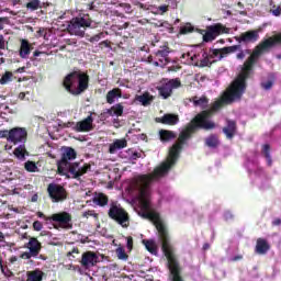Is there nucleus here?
Listing matches in <instances>:
<instances>
[{
    "label": "nucleus",
    "instance_id": "obj_1",
    "mask_svg": "<svg viewBox=\"0 0 281 281\" xmlns=\"http://www.w3.org/2000/svg\"><path fill=\"white\" fill-rule=\"evenodd\" d=\"M221 109H223L221 102L215 101L210 110L201 111L187 124L186 128L180 132L178 142L170 147L167 160L155 169L156 177H166V175L170 172L171 168L179 161V155L181 150H183V146L188 144L189 139H192V135H194L196 131H214V128H216V123L210 120V117H212L216 111H221Z\"/></svg>",
    "mask_w": 281,
    "mask_h": 281
},
{
    "label": "nucleus",
    "instance_id": "obj_2",
    "mask_svg": "<svg viewBox=\"0 0 281 281\" xmlns=\"http://www.w3.org/2000/svg\"><path fill=\"white\" fill-rule=\"evenodd\" d=\"M139 215L142 218H147L151 221L155 225L158 237L161 243V250L167 258L168 269L170 273H177V271H181V266L179 265V260H177V256H175V248L170 243V235L168 234V227L161 221L159 213L150 212V210H140Z\"/></svg>",
    "mask_w": 281,
    "mask_h": 281
},
{
    "label": "nucleus",
    "instance_id": "obj_3",
    "mask_svg": "<svg viewBox=\"0 0 281 281\" xmlns=\"http://www.w3.org/2000/svg\"><path fill=\"white\" fill-rule=\"evenodd\" d=\"M256 63L257 61L254 57L247 58L244 63L241 72L223 93L222 98L216 101L220 102L222 108L225 106V104H233V102L243 98V94L247 91V79L249 78V74H251V69H254V65H256Z\"/></svg>",
    "mask_w": 281,
    "mask_h": 281
},
{
    "label": "nucleus",
    "instance_id": "obj_4",
    "mask_svg": "<svg viewBox=\"0 0 281 281\" xmlns=\"http://www.w3.org/2000/svg\"><path fill=\"white\" fill-rule=\"evenodd\" d=\"M63 87L70 95H81L89 89V75L74 70L64 78Z\"/></svg>",
    "mask_w": 281,
    "mask_h": 281
},
{
    "label": "nucleus",
    "instance_id": "obj_5",
    "mask_svg": "<svg viewBox=\"0 0 281 281\" xmlns=\"http://www.w3.org/2000/svg\"><path fill=\"white\" fill-rule=\"evenodd\" d=\"M159 177L164 176H156L154 169L153 175H143L136 178L135 187H132V190L138 196L140 210H150V200H148V196H150V183Z\"/></svg>",
    "mask_w": 281,
    "mask_h": 281
},
{
    "label": "nucleus",
    "instance_id": "obj_6",
    "mask_svg": "<svg viewBox=\"0 0 281 281\" xmlns=\"http://www.w3.org/2000/svg\"><path fill=\"white\" fill-rule=\"evenodd\" d=\"M37 216L38 218H44L46 223L48 221L50 223H57V225H54L55 229H74V217L67 211L54 213L50 216L45 215L43 212H38Z\"/></svg>",
    "mask_w": 281,
    "mask_h": 281
},
{
    "label": "nucleus",
    "instance_id": "obj_7",
    "mask_svg": "<svg viewBox=\"0 0 281 281\" xmlns=\"http://www.w3.org/2000/svg\"><path fill=\"white\" fill-rule=\"evenodd\" d=\"M93 20H91V15L89 14H79L76 18H72L67 26V31L72 36H80L83 38L85 32H87V27H91Z\"/></svg>",
    "mask_w": 281,
    "mask_h": 281
},
{
    "label": "nucleus",
    "instance_id": "obj_8",
    "mask_svg": "<svg viewBox=\"0 0 281 281\" xmlns=\"http://www.w3.org/2000/svg\"><path fill=\"white\" fill-rule=\"evenodd\" d=\"M108 216L112 221H115L121 227H128L131 225V216L128 212L122 207V204L117 202H111L108 211Z\"/></svg>",
    "mask_w": 281,
    "mask_h": 281
},
{
    "label": "nucleus",
    "instance_id": "obj_9",
    "mask_svg": "<svg viewBox=\"0 0 281 281\" xmlns=\"http://www.w3.org/2000/svg\"><path fill=\"white\" fill-rule=\"evenodd\" d=\"M276 45H281V32L259 43L255 47V49L252 50L249 57L252 58L255 61H258V58L262 56L263 52L271 49V47H276Z\"/></svg>",
    "mask_w": 281,
    "mask_h": 281
},
{
    "label": "nucleus",
    "instance_id": "obj_10",
    "mask_svg": "<svg viewBox=\"0 0 281 281\" xmlns=\"http://www.w3.org/2000/svg\"><path fill=\"white\" fill-rule=\"evenodd\" d=\"M78 157V153L72 147H64L61 159L57 161V172L65 177V169L69 166V161H74Z\"/></svg>",
    "mask_w": 281,
    "mask_h": 281
},
{
    "label": "nucleus",
    "instance_id": "obj_11",
    "mask_svg": "<svg viewBox=\"0 0 281 281\" xmlns=\"http://www.w3.org/2000/svg\"><path fill=\"white\" fill-rule=\"evenodd\" d=\"M47 192L52 203H63V201H67V189L61 184L49 183L47 186Z\"/></svg>",
    "mask_w": 281,
    "mask_h": 281
},
{
    "label": "nucleus",
    "instance_id": "obj_12",
    "mask_svg": "<svg viewBox=\"0 0 281 281\" xmlns=\"http://www.w3.org/2000/svg\"><path fill=\"white\" fill-rule=\"evenodd\" d=\"M221 34H229V29L225 27L221 23L210 25L203 34V42L212 43V41H215L217 36H221Z\"/></svg>",
    "mask_w": 281,
    "mask_h": 281
},
{
    "label": "nucleus",
    "instance_id": "obj_13",
    "mask_svg": "<svg viewBox=\"0 0 281 281\" xmlns=\"http://www.w3.org/2000/svg\"><path fill=\"white\" fill-rule=\"evenodd\" d=\"M90 170V164H83V166L80 167V162H69L65 168V172H69L71 179H77V181H80V177H85Z\"/></svg>",
    "mask_w": 281,
    "mask_h": 281
},
{
    "label": "nucleus",
    "instance_id": "obj_14",
    "mask_svg": "<svg viewBox=\"0 0 281 281\" xmlns=\"http://www.w3.org/2000/svg\"><path fill=\"white\" fill-rule=\"evenodd\" d=\"M11 144H25L27 142V130L25 127H13L10 130Z\"/></svg>",
    "mask_w": 281,
    "mask_h": 281
},
{
    "label": "nucleus",
    "instance_id": "obj_15",
    "mask_svg": "<svg viewBox=\"0 0 281 281\" xmlns=\"http://www.w3.org/2000/svg\"><path fill=\"white\" fill-rule=\"evenodd\" d=\"M100 262V257H98V254L88 250L81 255L80 265L83 267V269H91V267H95Z\"/></svg>",
    "mask_w": 281,
    "mask_h": 281
},
{
    "label": "nucleus",
    "instance_id": "obj_16",
    "mask_svg": "<svg viewBox=\"0 0 281 281\" xmlns=\"http://www.w3.org/2000/svg\"><path fill=\"white\" fill-rule=\"evenodd\" d=\"M238 49H240V44L233 45V46H226L223 48H214L211 50V56L213 58L218 57V60H223V58H225V56H228V54H234Z\"/></svg>",
    "mask_w": 281,
    "mask_h": 281
},
{
    "label": "nucleus",
    "instance_id": "obj_17",
    "mask_svg": "<svg viewBox=\"0 0 281 281\" xmlns=\"http://www.w3.org/2000/svg\"><path fill=\"white\" fill-rule=\"evenodd\" d=\"M75 131L77 133H91V131H93V114H90L82 121L77 122Z\"/></svg>",
    "mask_w": 281,
    "mask_h": 281
},
{
    "label": "nucleus",
    "instance_id": "obj_18",
    "mask_svg": "<svg viewBox=\"0 0 281 281\" xmlns=\"http://www.w3.org/2000/svg\"><path fill=\"white\" fill-rule=\"evenodd\" d=\"M226 139H234L236 137V133L238 132V125L234 120H226V126L222 128Z\"/></svg>",
    "mask_w": 281,
    "mask_h": 281
},
{
    "label": "nucleus",
    "instance_id": "obj_19",
    "mask_svg": "<svg viewBox=\"0 0 281 281\" xmlns=\"http://www.w3.org/2000/svg\"><path fill=\"white\" fill-rule=\"evenodd\" d=\"M258 38H260L258 31H248L241 33L239 36H235V41H237V43H256Z\"/></svg>",
    "mask_w": 281,
    "mask_h": 281
},
{
    "label": "nucleus",
    "instance_id": "obj_20",
    "mask_svg": "<svg viewBox=\"0 0 281 281\" xmlns=\"http://www.w3.org/2000/svg\"><path fill=\"white\" fill-rule=\"evenodd\" d=\"M158 124H165L167 126H177L179 124V115L173 113H167L161 117H156Z\"/></svg>",
    "mask_w": 281,
    "mask_h": 281
},
{
    "label": "nucleus",
    "instance_id": "obj_21",
    "mask_svg": "<svg viewBox=\"0 0 281 281\" xmlns=\"http://www.w3.org/2000/svg\"><path fill=\"white\" fill-rule=\"evenodd\" d=\"M26 247L29 251H31L33 258H36V256H38V254H41V250L43 249V245L41 244V241H38L36 237H31L29 243L26 244Z\"/></svg>",
    "mask_w": 281,
    "mask_h": 281
},
{
    "label": "nucleus",
    "instance_id": "obj_22",
    "mask_svg": "<svg viewBox=\"0 0 281 281\" xmlns=\"http://www.w3.org/2000/svg\"><path fill=\"white\" fill-rule=\"evenodd\" d=\"M269 249H271V246L269 245V241H267V239L265 238L257 239V244L255 248L256 254H259V256H265V254H267Z\"/></svg>",
    "mask_w": 281,
    "mask_h": 281
},
{
    "label": "nucleus",
    "instance_id": "obj_23",
    "mask_svg": "<svg viewBox=\"0 0 281 281\" xmlns=\"http://www.w3.org/2000/svg\"><path fill=\"white\" fill-rule=\"evenodd\" d=\"M158 135L162 144H168V142H172V139H177V133L170 130H160Z\"/></svg>",
    "mask_w": 281,
    "mask_h": 281
},
{
    "label": "nucleus",
    "instance_id": "obj_24",
    "mask_svg": "<svg viewBox=\"0 0 281 281\" xmlns=\"http://www.w3.org/2000/svg\"><path fill=\"white\" fill-rule=\"evenodd\" d=\"M31 53H32V44H30V41L21 40L20 57L25 59L30 56Z\"/></svg>",
    "mask_w": 281,
    "mask_h": 281
},
{
    "label": "nucleus",
    "instance_id": "obj_25",
    "mask_svg": "<svg viewBox=\"0 0 281 281\" xmlns=\"http://www.w3.org/2000/svg\"><path fill=\"white\" fill-rule=\"evenodd\" d=\"M26 278V281H43V278H45V272H43L41 269L27 271Z\"/></svg>",
    "mask_w": 281,
    "mask_h": 281
},
{
    "label": "nucleus",
    "instance_id": "obj_26",
    "mask_svg": "<svg viewBox=\"0 0 281 281\" xmlns=\"http://www.w3.org/2000/svg\"><path fill=\"white\" fill-rule=\"evenodd\" d=\"M106 113L111 117H113L114 115L116 117H122V115H124V105H122V103H116L112 105L111 109H108Z\"/></svg>",
    "mask_w": 281,
    "mask_h": 281
},
{
    "label": "nucleus",
    "instance_id": "obj_27",
    "mask_svg": "<svg viewBox=\"0 0 281 281\" xmlns=\"http://www.w3.org/2000/svg\"><path fill=\"white\" fill-rule=\"evenodd\" d=\"M116 98H122V89L113 88L106 93L105 100L108 104H114Z\"/></svg>",
    "mask_w": 281,
    "mask_h": 281
},
{
    "label": "nucleus",
    "instance_id": "obj_28",
    "mask_svg": "<svg viewBox=\"0 0 281 281\" xmlns=\"http://www.w3.org/2000/svg\"><path fill=\"white\" fill-rule=\"evenodd\" d=\"M93 204L99 205V207H105V205H109V196L104 193H95Z\"/></svg>",
    "mask_w": 281,
    "mask_h": 281
},
{
    "label": "nucleus",
    "instance_id": "obj_29",
    "mask_svg": "<svg viewBox=\"0 0 281 281\" xmlns=\"http://www.w3.org/2000/svg\"><path fill=\"white\" fill-rule=\"evenodd\" d=\"M157 89H158L159 95H161V98H164V100H168V98H170V95H172V88L168 82L162 83Z\"/></svg>",
    "mask_w": 281,
    "mask_h": 281
},
{
    "label": "nucleus",
    "instance_id": "obj_30",
    "mask_svg": "<svg viewBox=\"0 0 281 281\" xmlns=\"http://www.w3.org/2000/svg\"><path fill=\"white\" fill-rule=\"evenodd\" d=\"M128 146V142L125 138L116 139L112 145H110V153L113 154L116 150H122V148H126Z\"/></svg>",
    "mask_w": 281,
    "mask_h": 281
},
{
    "label": "nucleus",
    "instance_id": "obj_31",
    "mask_svg": "<svg viewBox=\"0 0 281 281\" xmlns=\"http://www.w3.org/2000/svg\"><path fill=\"white\" fill-rule=\"evenodd\" d=\"M205 146L209 148H218L221 145V140H218V136L216 134H211L209 137L204 140Z\"/></svg>",
    "mask_w": 281,
    "mask_h": 281
},
{
    "label": "nucleus",
    "instance_id": "obj_32",
    "mask_svg": "<svg viewBox=\"0 0 281 281\" xmlns=\"http://www.w3.org/2000/svg\"><path fill=\"white\" fill-rule=\"evenodd\" d=\"M194 106H200L202 111H207V104H210V99L207 97H201L200 99L194 97L193 98Z\"/></svg>",
    "mask_w": 281,
    "mask_h": 281
},
{
    "label": "nucleus",
    "instance_id": "obj_33",
    "mask_svg": "<svg viewBox=\"0 0 281 281\" xmlns=\"http://www.w3.org/2000/svg\"><path fill=\"white\" fill-rule=\"evenodd\" d=\"M168 54H170V48L168 46H164L162 49L156 52L157 58H159L160 63H168Z\"/></svg>",
    "mask_w": 281,
    "mask_h": 281
},
{
    "label": "nucleus",
    "instance_id": "obj_34",
    "mask_svg": "<svg viewBox=\"0 0 281 281\" xmlns=\"http://www.w3.org/2000/svg\"><path fill=\"white\" fill-rule=\"evenodd\" d=\"M143 245H145V247H146L147 251H149V254L157 256V244L155 243V240L145 239V240H143Z\"/></svg>",
    "mask_w": 281,
    "mask_h": 281
},
{
    "label": "nucleus",
    "instance_id": "obj_35",
    "mask_svg": "<svg viewBox=\"0 0 281 281\" xmlns=\"http://www.w3.org/2000/svg\"><path fill=\"white\" fill-rule=\"evenodd\" d=\"M13 155L16 157V159L24 160L25 155H27V149H25V145H20L16 147L13 151Z\"/></svg>",
    "mask_w": 281,
    "mask_h": 281
},
{
    "label": "nucleus",
    "instance_id": "obj_36",
    "mask_svg": "<svg viewBox=\"0 0 281 281\" xmlns=\"http://www.w3.org/2000/svg\"><path fill=\"white\" fill-rule=\"evenodd\" d=\"M135 100L137 102H140V104H143V106H148V104H150V94H148V92H146L142 95H136Z\"/></svg>",
    "mask_w": 281,
    "mask_h": 281
},
{
    "label": "nucleus",
    "instance_id": "obj_37",
    "mask_svg": "<svg viewBox=\"0 0 281 281\" xmlns=\"http://www.w3.org/2000/svg\"><path fill=\"white\" fill-rule=\"evenodd\" d=\"M26 8L32 12L38 10L41 8V0H29V2L26 3Z\"/></svg>",
    "mask_w": 281,
    "mask_h": 281
},
{
    "label": "nucleus",
    "instance_id": "obj_38",
    "mask_svg": "<svg viewBox=\"0 0 281 281\" xmlns=\"http://www.w3.org/2000/svg\"><path fill=\"white\" fill-rule=\"evenodd\" d=\"M24 168L27 172H36V170H38V167L36 166V162L32 161V160H27L24 164Z\"/></svg>",
    "mask_w": 281,
    "mask_h": 281
},
{
    "label": "nucleus",
    "instance_id": "obj_39",
    "mask_svg": "<svg viewBox=\"0 0 281 281\" xmlns=\"http://www.w3.org/2000/svg\"><path fill=\"white\" fill-rule=\"evenodd\" d=\"M13 74L10 71H5L0 79V85H8V82H12Z\"/></svg>",
    "mask_w": 281,
    "mask_h": 281
},
{
    "label": "nucleus",
    "instance_id": "obj_40",
    "mask_svg": "<svg viewBox=\"0 0 281 281\" xmlns=\"http://www.w3.org/2000/svg\"><path fill=\"white\" fill-rule=\"evenodd\" d=\"M116 256L119 260H128V255L126 254V250L123 247L116 248Z\"/></svg>",
    "mask_w": 281,
    "mask_h": 281
},
{
    "label": "nucleus",
    "instance_id": "obj_41",
    "mask_svg": "<svg viewBox=\"0 0 281 281\" xmlns=\"http://www.w3.org/2000/svg\"><path fill=\"white\" fill-rule=\"evenodd\" d=\"M191 32H194V26L190 23L180 27V34H190Z\"/></svg>",
    "mask_w": 281,
    "mask_h": 281
},
{
    "label": "nucleus",
    "instance_id": "obj_42",
    "mask_svg": "<svg viewBox=\"0 0 281 281\" xmlns=\"http://www.w3.org/2000/svg\"><path fill=\"white\" fill-rule=\"evenodd\" d=\"M109 33L101 32L89 38V43H98L101 38H104Z\"/></svg>",
    "mask_w": 281,
    "mask_h": 281
},
{
    "label": "nucleus",
    "instance_id": "obj_43",
    "mask_svg": "<svg viewBox=\"0 0 281 281\" xmlns=\"http://www.w3.org/2000/svg\"><path fill=\"white\" fill-rule=\"evenodd\" d=\"M167 83H169L171 90L179 89V87H181V80L179 78L170 79L169 81H167Z\"/></svg>",
    "mask_w": 281,
    "mask_h": 281
},
{
    "label": "nucleus",
    "instance_id": "obj_44",
    "mask_svg": "<svg viewBox=\"0 0 281 281\" xmlns=\"http://www.w3.org/2000/svg\"><path fill=\"white\" fill-rule=\"evenodd\" d=\"M261 87L265 89V91H270V89L273 88V80L261 82Z\"/></svg>",
    "mask_w": 281,
    "mask_h": 281
},
{
    "label": "nucleus",
    "instance_id": "obj_45",
    "mask_svg": "<svg viewBox=\"0 0 281 281\" xmlns=\"http://www.w3.org/2000/svg\"><path fill=\"white\" fill-rule=\"evenodd\" d=\"M262 155L265 157H270L271 156V146L269 144L263 145Z\"/></svg>",
    "mask_w": 281,
    "mask_h": 281
},
{
    "label": "nucleus",
    "instance_id": "obj_46",
    "mask_svg": "<svg viewBox=\"0 0 281 281\" xmlns=\"http://www.w3.org/2000/svg\"><path fill=\"white\" fill-rule=\"evenodd\" d=\"M0 139H7L10 142V131L1 130L0 131Z\"/></svg>",
    "mask_w": 281,
    "mask_h": 281
},
{
    "label": "nucleus",
    "instance_id": "obj_47",
    "mask_svg": "<svg viewBox=\"0 0 281 281\" xmlns=\"http://www.w3.org/2000/svg\"><path fill=\"white\" fill-rule=\"evenodd\" d=\"M172 281H183V278H181V270H178L177 272L171 273Z\"/></svg>",
    "mask_w": 281,
    "mask_h": 281
},
{
    "label": "nucleus",
    "instance_id": "obj_48",
    "mask_svg": "<svg viewBox=\"0 0 281 281\" xmlns=\"http://www.w3.org/2000/svg\"><path fill=\"white\" fill-rule=\"evenodd\" d=\"M33 229L35 232H41V229H43V223L41 221H35L33 223Z\"/></svg>",
    "mask_w": 281,
    "mask_h": 281
},
{
    "label": "nucleus",
    "instance_id": "obj_49",
    "mask_svg": "<svg viewBox=\"0 0 281 281\" xmlns=\"http://www.w3.org/2000/svg\"><path fill=\"white\" fill-rule=\"evenodd\" d=\"M0 49H5V37H3V34H0ZM0 56H3V53L1 50Z\"/></svg>",
    "mask_w": 281,
    "mask_h": 281
},
{
    "label": "nucleus",
    "instance_id": "obj_50",
    "mask_svg": "<svg viewBox=\"0 0 281 281\" xmlns=\"http://www.w3.org/2000/svg\"><path fill=\"white\" fill-rule=\"evenodd\" d=\"M3 23H5V24H8V23H10V18H8V16H4V18H0V32H1V30H3Z\"/></svg>",
    "mask_w": 281,
    "mask_h": 281
},
{
    "label": "nucleus",
    "instance_id": "obj_51",
    "mask_svg": "<svg viewBox=\"0 0 281 281\" xmlns=\"http://www.w3.org/2000/svg\"><path fill=\"white\" fill-rule=\"evenodd\" d=\"M200 67H210V59L207 57L200 60Z\"/></svg>",
    "mask_w": 281,
    "mask_h": 281
},
{
    "label": "nucleus",
    "instance_id": "obj_52",
    "mask_svg": "<svg viewBox=\"0 0 281 281\" xmlns=\"http://www.w3.org/2000/svg\"><path fill=\"white\" fill-rule=\"evenodd\" d=\"M21 258H25L26 260H30V258H34V255H32V251L30 250L29 252H23L21 255Z\"/></svg>",
    "mask_w": 281,
    "mask_h": 281
},
{
    "label": "nucleus",
    "instance_id": "obj_53",
    "mask_svg": "<svg viewBox=\"0 0 281 281\" xmlns=\"http://www.w3.org/2000/svg\"><path fill=\"white\" fill-rule=\"evenodd\" d=\"M237 52L239 53L236 57L238 58V60H243L245 58V52H243V46H240V49H238Z\"/></svg>",
    "mask_w": 281,
    "mask_h": 281
},
{
    "label": "nucleus",
    "instance_id": "obj_54",
    "mask_svg": "<svg viewBox=\"0 0 281 281\" xmlns=\"http://www.w3.org/2000/svg\"><path fill=\"white\" fill-rule=\"evenodd\" d=\"M168 5L167 4H162L160 7H158L159 12H161V14H166V12H168Z\"/></svg>",
    "mask_w": 281,
    "mask_h": 281
},
{
    "label": "nucleus",
    "instance_id": "obj_55",
    "mask_svg": "<svg viewBox=\"0 0 281 281\" xmlns=\"http://www.w3.org/2000/svg\"><path fill=\"white\" fill-rule=\"evenodd\" d=\"M74 254H80V250L78 248H72V250L67 254V257L69 258L72 256V258H76Z\"/></svg>",
    "mask_w": 281,
    "mask_h": 281
},
{
    "label": "nucleus",
    "instance_id": "obj_56",
    "mask_svg": "<svg viewBox=\"0 0 281 281\" xmlns=\"http://www.w3.org/2000/svg\"><path fill=\"white\" fill-rule=\"evenodd\" d=\"M127 249L130 251L133 249V238L131 236L127 237Z\"/></svg>",
    "mask_w": 281,
    "mask_h": 281
},
{
    "label": "nucleus",
    "instance_id": "obj_57",
    "mask_svg": "<svg viewBox=\"0 0 281 281\" xmlns=\"http://www.w3.org/2000/svg\"><path fill=\"white\" fill-rule=\"evenodd\" d=\"M279 225H281V218L277 217L272 221V226L273 227H279Z\"/></svg>",
    "mask_w": 281,
    "mask_h": 281
},
{
    "label": "nucleus",
    "instance_id": "obj_58",
    "mask_svg": "<svg viewBox=\"0 0 281 281\" xmlns=\"http://www.w3.org/2000/svg\"><path fill=\"white\" fill-rule=\"evenodd\" d=\"M89 216H98V214H94L93 211H87L83 213L85 218H89Z\"/></svg>",
    "mask_w": 281,
    "mask_h": 281
},
{
    "label": "nucleus",
    "instance_id": "obj_59",
    "mask_svg": "<svg viewBox=\"0 0 281 281\" xmlns=\"http://www.w3.org/2000/svg\"><path fill=\"white\" fill-rule=\"evenodd\" d=\"M99 45L100 47H111V42H109V40H105L101 42Z\"/></svg>",
    "mask_w": 281,
    "mask_h": 281
},
{
    "label": "nucleus",
    "instance_id": "obj_60",
    "mask_svg": "<svg viewBox=\"0 0 281 281\" xmlns=\"http://www.w3.org/2000/svg\"><path fill=\"white\" fill-rule=\"evenodd\" d=\"M272 14L274 16H280V14H281V7H278L277 9L272 10Z\"/></svg>",
    "mask_w": 281,
    "mask_h": 281
},
{
    "label": "nucleus",
    "instance_id": "obj_61",
    "mask_svg": "<svg viewBox=\"0 0 281 281\" xmlns=\"http://www.w3.org/2000/svg\"><path fill=\"white\" fill-rule=\"evenodd\" d=\"M266 159H267L268 166L272 167L273 166V159L271 158V156H266Z\"/></svg>",
    "mask_w": 281,
    "mask_h": 281
},
{
    "label": "nucleus",
    "instance_id": "obj_62",
    "mask_svg": "<svg viewBox=\"0 0 281 281\" xmlns=\"http://www.w3.org/2000/svg\"><path fill=\"white\" fill-rule=\"evenodd\" d=\"M142 157V154L140 153H137V151H135V153H133L132 154V159H139Z\"/></svg>",
    "mask_w": 281,
    "mask_h": 281
},
{
    "label": "nucleus",
    "instance_id": "obj_63",
    "mask_svg": "<svg viewBox=\"0 0 281 281\" xmlns=\"http://www.w3.org/2000/svg\"><path fill=\"white\" fill-rule=\"evenodd\" d=\"M238 260H243V255H237L232 259L233 262H238Z\"/></svg>",
    "mask_w": 281,
    "mask_h": 281
},
{
    "label": "nucleus",
    "instance_id": "obj_64",
    "mask_svg": "<svg viewBox=\"0 0 281 281\" xmlns=\"http://www.w3.org/2000/svg\"><path fill=\"white\" fill-rule=\"evenodd\" d=\"M45 34V29H40L37 31V36H43Z\"/></svg>",
    "mask_w": 281,
    "mask_h": 281
}]
</instances>
